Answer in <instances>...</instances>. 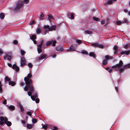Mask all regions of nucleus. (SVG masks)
Masks as SVG:
<instances>
[{
  "label": "nucleus",
  "mask_w": 130,
  "mask_h": 130,
  "mask_svg": "<svg viewBox=\"0 0 130 130\" xmlns=\"http://www.w3.org/2000/svg\"><path fill=\"white\" fill-rule=\"evenodd\" d=\"M30 38L32 40H35L36 39V36L35 35H32L31 36H30Z\"/></svg>",
  "instance_id": "nucleus-16"
},
{
  "label": "nucleus",
  "mask_w": 130,
  "mask_h": 130,
  "mask_svg": "<svg viewBox=\"0 0 130 130\" xmlns=\"http://www.w3.org/2000/svg\"><path fill=\"white\" fill-rule=\"evenodd\" d=\"M13 43L14 44H17L18 43V42L16 40H14L13 41Z\"/></svg>",
  "instance_id": "nucleus-47"
},
{
  "label": "nucleus",
  "mask_w": 130,
  "mask_h": 130,
  "mask_svg": "<svg viewBox=\"0 0 130 130\" xmlns=\"http://www.w3.org/2000/svg\"><path fill=\"white\" fill-rule=\"evenodd\" d=\"M21 122L23 124H24L25 123V121L23 120H22L21 121Z\"/></svg>",
  "instance_id": "nucleus-64"
},
{
  "label": "nucleus",
  "mask_w": 130,
  "mask_h": 130,
  "mask_svg": "<svg viewBox=\"0 0 130 130\" xmlns=\"http://www.w3.org/2000/svg\"><path fill=\"white\" fill-rule=\"evenodd\" d=\"M91 45L94 47H98L100 48H103L104 47L103 45L100 44L98 43H92L91 44Z\"/></svg>",
  "instance_id": "nucleus-5"
},
{
  "label": "nucleus",
  "mask_w": 130,
  "mask_h": 130,
  "mask_svg": "<svg viewBox=\"0 0 130 130\" xmlns=\"http://www.w3.org/2000/svg\"><path fill=\"white\" fill-rule=\"evenodd\" d=\"M44 28H47L49 31H52L53 30H55L56 28V26H53L51 27H50L48 25H45L44 26Z\"/></svg>",
  "instance_id": "nucleus-7"
},
{
  "label": "nucleus",
  "mask_w": 130,
  "mask_h": 130,
  "mask_svg": "<svg viewBox=\"0 0 130 130\" xmlns=\"http://www.w3.org/2000/svg\"><path fill=\"white\" fill-rule=\"evenodd\" d=\"M126 51L121 52V54L122 55H123L124 54H126Z\"/></svg>",
  "instance_id": "nucleus-46"
},
{
  "label": "nucleus",
  "mask_w": 130,
  "mask_h": 130,
  "mask_svg": "<svg viewBox=\"0 0 130 130\" xmlns=\"http://www.w3.org/2000/svg\"><path fill=\"white\" fill-rule=\"evenodd\" d=\"M76 42L77 43L79 44L81 43L82 42L81 40L77 39L76 40Z\"/></svg>",
  "instance_id": "nucleus-40"
},
{
  "label": "nucleus",
  "mask_w": 130,
  "mask_h": 130,
  "mask_svg": "<svg viewBox=\"0 0 130 130\" xmlns=\"http://www.w3.org/2000/svg\"><path fill=\"white\" fill-rule=\"evenodd\" d=\"M8 120V119L7 118H5L4 119V122L5 123H6L7 122H8L7 121Z\"/></svg>",
  "instance_id": "nucleus-49"
},
{
  "label": "nucleus",
  "mask_w": 130,
  "mask_h": 130,
  "mask_svg": "<svg viewBox=\"0 0 130 130\" xmlns=\"http://www.w3.org/2000/svg\"><path fill=\"white\" fill-rule=\"evenodd\" d=\"M105 23V21L103 20L101 21V23L103 25Z\"/></svg>",
  "instance_id": "nucleus-52"
},
{
  "label": "nucleus",
  "mask_w": 130,
  "mask_h": 130,
  "mask_svg": "<svg viewBox=\"0 0 130 130\" xmlns=\"http://www.w3.org/2000/svg\"><path fill=\"white\" fill-rule=\"evenodd\" d=\"M11 58V56L10 55H6L4 56V59L5 60L7 59L9 60Z\"/></svg>",
  "instance_id": "nucleus-14"
},
{
  "label": "nucleus",
  "mask_w": 130,
  "mask_h": 130,
  "mask_svg": "<svg viewBox=\"0 0 130 130\" xmlns=\"http://www.w3.org/2000/svg\"><path fill=\"white\" fill-rule=\"evenodd\" d=\"M42 125V128H44H44H47V125Z\"/></svg>",
  "instance_id": "nucleus-41"
},
{
  "label": "nucleus",
  "mask_w": 130,
  "mask_h": 130,
  "mask_svg": "<svg viewBox=\"0 0 130 130\" xmlns=\"http://www.w3.org/2000/svg\"><path fill=\"white\" fill-rule=\"evenodd\" d=\"M44 16V14L42 12H41L40 15V17L39 18V19L41 20H43V18Z\"/></svg>",
  "instance_id": "nucleus-19"
},
{
  "label": "nucleus",
  "mask_w": 130,
  "mask_h": 130,
  "mask_svg": "<svg viewBox=\"0 0 130 130\" xmlns=\"http://www.w3.org/2000/svg\"><path fill=\"white\" fill-rule=\"evenodd\" d=\"M123 64L122 61L121 60L120 61L119 63L112 66V68L115 69V71H119V73H121L124 70V69H128L130 68V63L123 65V68H121V67L122 66Z\"/></svg>",
  "instance_id": "nucleus-2"
},
{
  "label": "nucleus",
  "mask_w": 130,
  "mask_h": 130,
  "mask_svg": "<svg viewBox=\"0 0 130 130\" xmlns=\"http://www.w3.org/2000/svg\"><path fill=\"white\" fill-rule=\"evenodd\" d=\"M52 41H47L46 42V46H48L50 45L52 43Z\"/></svg>",
  "instance_id": "nucleus-21"
},
{
  "label": "nucleus",
  "mask_w": 130,
  "mask_h": 130,
  "mask_svg": "<svg viewBox=\"0 0 130 130\" xmlns=\"http://www.w3.org/2000/svg\"><path fill=\"white\" fill-rule=\"evenodd\" d=\"M4 124V122L2 121H0V124L1 125H3Z\"/></svg>",
  "instance_id": "nucleus-54"
},
{
  "label": "nucleus",
  "mask_w": 130,
  "mask_h": 130,
  "mask_svg": "<svg viewBox=\"0 0 130 130\" xmlns=\"http://www.w3.org/2000/svg\"><path fill=\"white\" fill-rule=\"evenodd\" d=\"M15 84V83L13 82H9V85H11L12 86H14Z\"/></svg>",
  "instance_id": "nucleus-27"
},
{
  "label": "nucleus",
  "mask_w": 130,
  "mask_h": 130,
  "mask_svg": "<svg viewBox=\"0 0 130 130\" xmlns=\"http://www.w3.org/2000/svg\"><path fill=\"white\" fill-rule=\"evenodd\" d=\"M130 46V45L129 44H127L124 46V47L126 49H127L128 47H129Z\"/></svg>",
  "instance_id": "nucleus-42"
},
{
  "label": "nucleus",
  "mask_w": 130,
  "mask_h": 130,
  "mask_svg": "<svg viewBox=\"0 0 130 130\" xmlns=\"http://www.w3.org/2000/svg\"><path fill=\"white\" fill-rule=\"evenodd\" d=\"M117 0H108V2L105 3L104 5L107 6L108 4L111 5L112 4L113 1H116Z\"/></svg>",
  "instance_id": "nucleus-8"
},
{
  "label": "nucleus",
  "mask_w": 130,
  "mask_h": 130,
  "mask_svg": "<svg viewBox=\"0 0 130 130\" xmlns=\"http://www.w3.org/2000/svg\"><path fill=\"white\" fill-rule=\"evenodd\" d=\"M123 23V22H121L120 21H117L116 22L117 24L118 25H120L121 24V23Z\"/></svg>",
  "instance_id": "nucleus-35"
},
{
  "label": "nucleus",
  "mask_w": 130,
  "mask_h": 130,
  "mask_svg": "<svg viewBox=\"0 0 130 130\" xmlns=\"http://www.w3.org/2000/svg\"><path fill=\"white\" fill-rule=\"evenodd\" d=\"M56 55L55 54H54L52 56V57L53 58H55L56 57Z\"/></svg>",
  "instance_id": "nucleus-62"
},
{
  "label": "nucleus",
  "mask_w": 130,
  "mask_h": 130,
  "mask_svg": "<svg viewBox=\"0 0 130 130\" xmlns=\"http://www.w3.org/2000/svg\"><path fill=\"white\" fill-rule=\"evenodd\" d=\"M89 55L90 56H92L94 58H95V55L94 54L93 52H90L89 54Z\"/></svg>",
  "instance_id": "nucleus-25"
},
{
  "label": "nucleus",
  "mask_w": 130,
  "mask_h": 130,
  "mask_svg": "<svg viewBox=\"0 0 130 130\" xmlns=\"http://www.w3.org/2000/svg\"><path fill=\"white\" fill-rule=\"evenodd\" d=\"M105 59L107 60L110 59H112L113 58L112 56H109L108 55H106L105 56Z\"/></svg>",
  "instance_id": "nucleus-15"
},
{
  "label": "nucleus",
  "mask_w": 130,
  "mask_h": 130,
  "mask_svg": "<svg viewBox=\"0 0 130 130\" xmlns=\"http://www.w3.org/2000/svg\"><path fill=\"white\" fill-rule=\"evenodd\" d=\"M41 31V30L40 28H39L38 27L36 30V32L38 34H39L40 33Z\"/></svg>",
  "instance_id": "nucleus-20"
},
{
  "label": "nucleus",
  "mask_w": 130,
  "mask_h": 130,
  "mask_svg": "<svg viewBox=\"0 0 130 130\" xmlns=\"http://www.w3.org/2000/svg\"><path fill=\"white\" fill-rule=\"evenodd\" d=\"M28 0H24V3H25V4H27L28 3Z\"/></svg>",
  "instance_id": "nucleus-48"
},
{
  "label": "nucleus",
  "mask_w": 130,
  "mask_h": 130,
  "mask_svg": "<svg viewBox=\"0 0 130 130\" xmlns=\"http://www.w3.org/2000/svg\"><path fill=\"white\" fill-rule=\"evenodd\" d=\"M27 114L30 116L31 117V116L32 114L31 112L30 111H28L27 112Z\"/></svg>",
  "instance_id": "nucleus-38"
},
{
  "label": "nucleus",
  "mask_w": 130,
  "mask_h": 130,
  "mask_svg": "<svg viewBox=\"0 0 130 130\" xmlns=\"http://www.w3.org/2000/svg\"><path fill=\"white\" fill-rule=\"evenodd\" d=\"M28 67L30 68H32L33 66L32 64L31 63H28Z\"/></svg>",
  "instance_id": "nucleus-43"
},
{
  "label": "nucleus",
  "mask_w": 130,
  "mask_h": 130,
  "mask_svg": "<svg viewBox=\"0 0 130 130\" xmlns=\"http://www.w3.org/2000/svg\"><path fill=\"white\" fill-rule=\"evenodd\" d=\"M118 47L117 45H115L113 47V50H115L114 54H116L118 52Z\"/></svg>",
  "instance_id": "nucleus-13"
},
{
  "label": "nucleus",
  "mask_w": 130,
  "mask_h": 130,
  "mask_svg": "<svg viewBox=\"0 0 130 130\" xmlns=\"http://www.w3.org/2000/svg\"><path fill=\"white\" fill-rule=\"evenodd\" d=\"M2 87H0V93H2Z\"/></svg>",
  "instance_id": "nucleus-53"
},
{
  "label": "nucleus",
  "mask_w": 130,
  "mask_h": 130,
  "mask_svg": "<svg viewBox=\"0 0 130 130\" xmlns=\"http://www.w3.org/2000/svg\"><path fill=\"white\" fill-rule=\"evenodd\" d=\"M32 76L31 74L29 73L27 75L26 77H25L24 78V80L25 81L27 86H26L23 88L25 91H27L29 90V91L28 92V95L31 96V98L33 101H35L36 103H38L39 101V99L36 98L37 97V93H35L34 95H31L32 92L34 90L32 85V80L30 79L32 77Z\"/></svg>",
  "instance_id": "nucleus-1"
},
{
  "label": "nucleus",
  "mask_w": 130,
  "mask_h": 130,
  "mask_svg": "<svg viewBox=\"0 0 130 130\" xmlns=\"http://www.w3.org/2000/svg\"><path fill=\"white\" fill-rule=\"evenodd\" d=\"M4 17V14L3 13H1L0 14V18L1 19H3Z\"/></svg>",
  "instance_id": "nucleus-30"
},
{
  "label": "nucleus",
  "mask_w": 130,
  "mask_h": 130,
  "mask_svg": "<svg viewBox=\"0 0 130 130\" xmlns=\"http://www.w3.org/2000/svg\"><path fill=\"white\" fill-rule=\"evenodd\" d=\"M48 20H49L53 18V16L51 14H49L48 15Z\"/></svg>",
  "instance_id": "nucleus-32"
},
{
  "label": "nucleus",
  "mask_w": 130,
  "mask_h": 130,
  "mask_svg": "<svg viewBox=\"0 0 130 130\" xmlns=\"http://www.w3.org/2000/svg\"><path fill=\"white\" fill-rule=\"evenodd\" d=\"M3 53V52L1 49H0V54L1 55Z\"/></svg>",
  "instance_id": "nucleus-55"
},
{
  "label": "nucleus",
  "mask_w": 130,
  "mask_h": 130,
  "mask_svg": "<svg viewBox=\"0 0 130 130\" xmlns=\"http://www.w3.org/2000/svg\"><path fill=\"white\" fill-rule=\"evenodd\" d=\"M6 106L8 107L9 109L10 110H13L15 109V107L14 106L11 105L8 106L7 105Z\"/></svg>",
  "instance_id": "nucleus-11"
},
{
  "label": "nucleus",
  "mask_w": 130,
  "mask_h": 130,
  "mask_svg": "<svg viewBox=\"0 0 130 130\" xmlns=\"http://www.w3.org/2000/svg\"><path fill=\"white\" fill-rule=\"evenodd\" d=\"M19 106L21 111H24V109H23L22 105L21 104H19Z\"/></svg>",
  "instance_id": "nucleus-26"
},
{
  "label": "nucleus",
  "mask_w": 130,
  "mask_h": 130,
  "mask_svg": "<svg viewBox=\"0 0 130 130\" xmlns=\"http://www.w3.org/2000/svg\"><path fill=\"white\" fill-rule=\"evenodd\" d=\"M26 62L25 58L23 57H21L20 58V66L23 67L26 64Z\"/></svg>",
  "instance_id": "nucleus-4"
},
{
  "label": "nucleus",
  "mask_w": 130,
  "mask_h": 130,
  "mask_svg": "<svg viewBox=\"0 0 130 130\" xmlns=\"http://www.w3.org/2000/svg\"><path fill=\"white\" fill-rule=\"evenodd\" d=\"M3 103L5 105H6L7 104V101L6 99H5L3 102Z\"/></svg>",
  "instance_id": "nucleus-50"
},
{
  "label": "nucleus",
  "mask_w": 130,
  "mask_h": 130,
  "mask_svg": "<svg viewBox=\"0 0 130 130\" xmlns=\"http://www.w3.org/2000/svg\"><path fill=\"white\" fill-rule=\"evenodd\" d=\"M24 84V83L23 82H21L20 84V85L21 86H22L23 87V85Z\"/></svg>",
  "instance_id": "nucleus-56"
},
{
  "label": "nucleus",
  "mask_w": 130,
  "mask_h": 130,
  "mask_svg": "<svg viewBox=\"0 0 130 130\" xmlns=\"http://www.w3.org/2000/svg\"><path fill=\"white\" fill-rule=\"evenodd\" d=\"M47 57V55L45 54H44L40 55L38 58H37L35 60L36 62H39L41 60Z\"/></svg>",
  "instance_id": "nucleus-6"
},
{
  "label": "nucleus",
  "mask_w": 130,
  "mask_h": 130,
  "mask_svg": "<svg viewBox=\"0 0 130 130\" xmlns=\"http://www.w3.org/2000/svg\"><path fill=\"white\" fill-rule=\"evenodd\" d=\"M113 70L112 69H110V70H108V71L109 73H111L112 72Z\"/></svg>",
  "instance_id": "nucleus-59"
},
{
  "label": "nucleus",
  "mask_w": 130,
  "mask_h": 130,
  "mask_svg": "<svg viewBox=\"0 0 130 130\" xmlns=\"http://www.w3.org/2000/svg\"><path fill=\"white\" fill-rule=\"evenodd\" d=\"M105 69L107 70H108L109 69V67L106 68H105Z\"/></svg>",
  "instance_id": "nucleus-63"
},
{
  "label": "nucleus",
  "mask_w": 130,
  "mask_h": 130,
  "mask_svg": "<svg viewBox=\"0 0 130 130\" xmlns=\"http://www.w3.org/2000/svg\"><path fill=\"white\" fill-rule=\"evenodd\" d=\"M8 66L9 67H12V65L10 63H8Z\"/></svg>",
  "instance_id": "nucleus-58"
},
{
  "label": "nucleus",
  "mask_w": 130,
  "mask_h": 130,
  "mask_svg": "<svg viewBox=\"0 0 130 130\" xmlns=\"http://www.w3.org/2000/svg\"><path fill=\"white\" fill-rule=\"evenodd\" d=\"M20 52L22 55H24L25 53L26 52L24 50H21L20 51Z\"/></svg>",
  "instance_id": "nucleus-31"
},
{
  "label": "nucleus",
  "mask_w": 130,
  "mask_h": 130,
  "mask_svg": "<svg viewBox=\"0 0 130 130\" xmlns=\"http://www.w3.org/2000/svg\"><path fill=\"white\" fill-rule=\"evenodd\" d=\"M93 19L94 20L96 21H100V19L99 18L95 17H93Z\"/></svg>",
  "instance_id": "nucleus-33"
},
{
  "label": "nucleus",
  "mask_w": 130,
  "mask_h": 130,
  "mask_svg": "<svg viewBox=\"0 0 130 130\" xmlns=\"http://www.w3.org/2000/svg\"><path fill=\"white\" fill-rule=\"evenodd\" d=\"M12 68L13 69L15 70L17 72L19 71L20 69L15 64L13 65L12 66Z\"/></svg>",
  "instance_id": "nucleus-9"
},
{
  "label": "nucleus",
  "mask_w": 130,
  "mask_h": 130,
  "mask_svg": "<svg viewBox=\"0 0 130 130\" xmlns=\"http://www.w3.org/2000/svg\"><path fill=\"white\" fill-rule=\"evenodd\" d=\"M108 64L107 61L105 59L103 60L102 63V65L104 66Z\"/></svg>",
  "instance_id": "nucleus-17"
},
{
  "label": "nucleus",
  "mask_w": 130,
  "mask_h": 130,
  "mask_svg": "<svg viewBox=\"0 0 130 130\" xmlns=\"http://www.w3.org/2000/svg\"><path fill=\"white\" fill-rule=\"evenodd\" d=\"M68 17L69 18H70L71 19H74V14L72 13H71V16L70 17V16L69 15H68Z\"/></svg>",
  "instance_id": "nucleus-23"
},
{
  "label": "nucleus",
  "mask_w": 130,
  "mask_h": 130,
  "mask_svg": "<svg viewBox=\"0 0 130 130\" xmlns=\"http://www.w3.org/2000/svg\"><path fill=\"white\" fill-rule=\"evenodd\" d=\"M32 127V125L30 124H28L27 125V127L29 129H31Z\"/></svg>",
  "instance_id": "nucleus-28"
},
{
  "label": "nucleus",
  "mask_w": 130,
  "mask_h": 130,
  "mask_svg": "<svg viewBox=\"0 0 130 130\" xmlns=\"http://www.w3.org/2000/svg\"><path fill=\"white\" fill-rule=\"evenodd\" d=\"M51 41H52V42H53L52 43V46H55V43L56 42V41H53L51 40Z\"/></svg>",
  "instance_id": "nucleus-36"
},
{
  "label": "nucleus",
  "mask_w": 130,
  "mask_h": 130,
  "mask_svg": "<svg viewBox=\"0 0 130 130\" xmlns=\"http://www.w3.org/2000/svg\"><path fill=\"white\" fill-rule=\"evenodd\" d=\"M57 128L55 127H54L53 129V130H57Z\"/></svg>",
  "instance_id": "nucleus-57"
},
{
  "label": "nucleus",
  "mask_w": 130,
  "mask_h": 130,
  "mask_svg": "<svg viewBox=\"0 0 130 130\" xmlns=\"http://www.w3.org/2000/svg\"><path fill=\"white\" fill-rule=\"evenodd\" d=\"M82 53L83 54H85L87 55L88 54L87 52L85 50L82 51Z\"/></svg>",
  "instance_id": "nucleus-34"
},
{
  "label": "nucleus",
  "mask_w": 130,
  "mask_h": 130,
  "mask_svg": "<svg viewBox=\"0 0 130 130\" xmlns=\"http://www.w3.org/2000/svg\"><path fill=\"white\" fill-rule=\"evenodd\" d=\"M43 40H41V41L40 44L39 45H39V46H41L42 44L43 43Z\"/></svg>",
  "instance_id": "nucleus-39"
},
{
  "label": "nucleus",
  "mask_w": 130,
  "mask_h": 130,
  "mask_svg": "<svg viewBox=\"0 0 130 130\" xmlns=\"http://www.w3.org/2000/svg\"><path fill=\"white\" fill-rule=\"evenodd\" d=\"M37 46H38V47L37 48V50L38 53H40L42 51L41 46H39V45H38Z\"/></svg>",
  "instance_id": "nucleus-18"
},
{
  "label": "nucleus",
  "mask_w": 130,
  "mask_h": 130,
  "mask_svg": "<svg viewBox=\"0 0 130 130\" xmlns=\"http://www.w3.org/2000/svg\"><path fill=\"white\" fill-rule=\"evenodd\" d=\"M23 3L22 1H19L18 2L15 8L14 9V10L17 11L19 10L22 6Z\"/></svg>",
  "instance_id": "nucleus-3"
},
{
  "label": "nucleus",
  "mask_w": 130,
  "mask_h": 130,
  "mask_svg": "<svg viewBox=\"0 0 130 130\" xmlns=\"http://www.w3.org/2000/svg\"><path fill=\"white\" fill-rule=\"evenodd\" d=\"M0 120L2 121H4V118L3 117L1 116L0 117Z\"/></svg>",
  "instance_id": "nucleus-45"
},
{
  "label": "nucleus",
  "mask_w": 130,
  "mask_h": 130,
  "mask_svg": "<svg viewBox=\"0 0 130 130\" xmlns=\"http://www.w3.org/2000/svg\"><path fill=\"white\" fill-rule=\"evenodd\" d=\"M32 122L33 123H35L37 122V120L35 119H32Z\"/></svg>",
  "instance_id": "nucleus-37"
},
{
  "label": "nucleus",
  "mask_w": 130,
  "mask_h": 130,
  "mask_svg": "<svg viewBox=\"0 0 130 130\" xmlns=\"http://www.w3.org/2000/svg\"><path fill=\"white\" fill-rule=\"evenodd\" d=\"M92 32V31H90L88 30H85V32L84 33L85 34H91Z\"/></svg>",
  "instance_id": "nucleus-24"
},
{
  "label": "nucleus",
  "mask_w": 130,
  "mask_h": 130,
  "mask_svg": "<svg viewBox=\"0 0 130 130\" xmlns=\"http://www.w3.org/2000/svg\"><path fill=\"white\" fill-rule=\"evenodd\" d=\"M56 49L57 51H62L63 48L62 46H59L56 47Z\"/></svg>",
  "instance_id": "nucleus-10"
},
{
  "label": "nucleus",
  "mask_w": 130,
  "mask_h": 130,
  "mask_svg": "<svg viewBox=\"0 0 130 130\" xmlns=\"http://www.w3.org/2000/svg\"><path fill=\"white\" fill-rule=\"evenodd\" d=\"M6 123V124L8 126H11L12 124L11 122L9 121L7 122Z\"/></svg>",
  "instance_id": "nucleus-29"
},
{
  "label": "nucleus",
  "mask_w": 130,
  "mask_h": 130,
  "mask_svg": "<svg viewBox=\"0 0 130 130\" xmlns=\"http://www.w3.org/2000/svg\"><path fill=\"white\" fill-rule=\"evenodd\" d=\"M32 40L33 41L34 43V44H36L37 43L36 41V40Z\"/></svg>",
  "instance_id": "nucleus-60"
},
{
  "label": "nucleus",
  "mask_w": 130,
  "mask_h": 130,
  "mask_svg": "<svg viewBox=\"0 0 130 130\" xmlns=\"http://www.w3.org/2000/svg\"><path fill=\"white\" fill-rule=\"evenodd\" d=\"M124 11L125 12H128V10L126 9H124Z\"/></svg>",
  "instance_id": "nucleus-61"
},
{
  "label": "nucleus",
  "mask_w": 130,
  "mask_h": 130,
  "mask_svg": "<svg viewBox=\"0 0 130 130\" xmlns=\"http://www.w3.org/2000/svg\"><path fill=\"white\" fill-rule=\"evenodd\" d=\"M5 82H6L7 81L10 82V79L8 76H6L5 78Z\"/></svg>",
  "instance_id": "nucleus-22"
},
{
  "label": "nucleus",
  "mask_w": 130,
  "mask_h": 130,
  "mask_svg": "<svg viewBox=\"0 0 130 130\" xmlns=\"http://www.w3.org/2000/svg\"><path fill=\"white\" fill-rule=\"evenodd\" d=\"M75 48L73 47V46H71L67 50V51H73L75 50Z\"/></svg>",
  "instance_id": "nucleus-12"
},
{
  "label": "nucleus",
  "mask_w": 130,
  "mask_h": 130,
  "mask_svg": "<svg viewBox=\"0 0 130 130\" xmlns=\"http://www.w3.org/2000/svg\"><path fill=\"white\" fill-rule=\"evenodd\" d=\"M130 53V51L129 50L126 51V55H128Z\"/></svg>",
  "instance_id": "nucleus-44"
},
{
  "label": "nucleus",
  "mask_w": 130,
  "mask_h": 130,
  "mask_svg": "<svg viewBox=\"0 0 130 130\" xmlns=\"http://www.w3.org/2000/svg\"><path fill=\"white\" fill-rule=\"evenodd\" d=\"M35 21L34 20L32 21L30 23V25H32L35 23Z\"/></svg>",
  "instance_id": "nucleus-51"
}]
</instances>
